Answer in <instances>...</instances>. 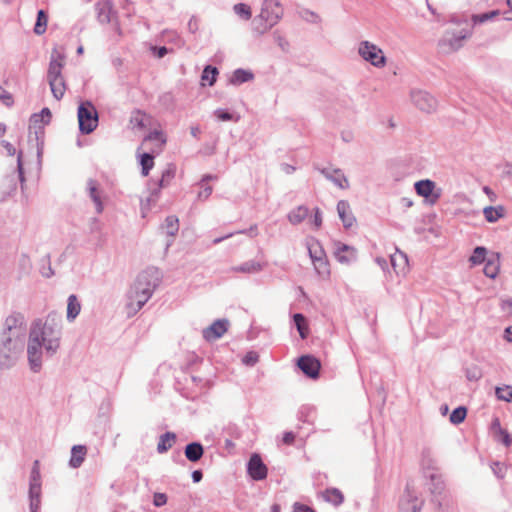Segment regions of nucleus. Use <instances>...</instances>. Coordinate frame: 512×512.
<instances>
[{
    "label": "nucleus",
    "mask_w": 512,
    "mask_h": 512,
    "mask_svg": "<svg viewBox=\"0 0 512 512\" xmlns=\"http://www.w3.org/2000/svg\"><path fill=\"white\" fill-rule=\"evenodd\" d=\"M337 212L340 220L343 223V226L348 229L351 228L356 222V218L354 217L351 207L348 201L340 200L337 203Z\"/></svg>",
    "instance_id": "obj_19"
},
{
    "label": "nucleus",
    "mask_w": 512,
    "mask_h": 512,
    "mask_svg": "<svg viewBox=\"0 0 512 512\" xmlns=\"http://www.w3.org/2000/svg\"><path fill=\"white\" fill-rule=\"evenodd\" d=\"M319 171L328 181L332 182L338 188L343 190L349 188L348 178L340 168L325 167L319 169Z\"/></svg>",
    "instance_id": "obj_15"
},
{
    "label": "nucleus",
    "mask_w": 512,
    "mask_h": 512,
    "mask_svg": "<svg viewBox=\"0 0 512 512\" xmlns=\"http://www.w3.org/2000/svg\"><path fill=\"white\" fill-rule=\"evenodd\" d=\"M500 269V254L494 253L485 261L484 274L489 278H496Z\"/></svg>",
    "instance_id": "obj_21"
},
{
    "label": "nucleus",
    "mask_w": 512,
    "mask_h": 512,
    "mask_svg": "<svg viewBox=\"0 0 512 512\" xmlns=\"http://www.w3.org/2000/svg\"><path fill=\"white\" fill-rule=\"evenodd\" d=\"M293 512H315L312 508L307 505L296 502L293 506Z\"/></svg>",
    "instance_id": "obj_64"
},
{
    "label": "nucleus",
    "mask_w": 512,
    "mask_h": 512,
    "mask_svg": "<svg viewBox=\"0 0 512 512\" xmlns=\"http://www.w3.org/2000/svg\"><path fill=\"white\" fill-rule=\"evenodd\" d=\"M29 499H41V484H29Z\"/></svg>",
    "instance_id": "obj_57"
},
{
    "label": "nucleus",
    "mask_w": 512,
    "mask_h": 512,
    "mask_svg": "<svg viewBox=\"0 0 512 512\" xmlns=\"http://www.w3.org/2000/svg\"><path fill=\"white\" fill-rule=\"evenodd\" d=\"M391 264L396 273H405L408 265L407 256L402 252L396 253L391 256Z\"/></svg>",
    "instance_id": "obj_35"
},
{
    "label": "nucleus",
    "mask_w": 512,
    "mask_h": 512,
    "mask_svg": "<svg viewBox=\"0 0 512 512\" xmlns=\"http://www.w3.org/2000/svg\"><path fill=\"white\" fill-rule=\"evenodd\" d=\"M309 215V208L305 205H300L291 210L288 215V221L292 225H298L302 223Z\"/></svg>",
    "instance_id": "obj_26"
},
{
    "label": "nucleus",
    "mask_w": 512,
    "mask_h": 512,
    "mask_svg": "<svg viewBox=\"0 0 512 512\" xmlns=\"http://www.w3.org/2000/svg\"><path fill=\"white\" fill-rule=\"evenodd\" d=\"M233 11L236 15L244 20H249L252 17V11L249 5L245 3H237L233 6Z\"/></svg>",
    "instance_id": "obj_44"
},
{
    "label": "nucleus",
    "mask_w": 512,
    "mask_h": 512,
    "mask_svg": "<svg viewBox=\"0 0 512 512\" xmlns=\"http://www.w3.org/2000/svg\"><path fill=\"white\" fill-rule=\"evenodd\" d=\"M173 177H174V170L166 169L162 173V177H161V179L159 181V186L160 187H164L166 185V183L169 182Z\"/></svg>",
    "instance_id": "obj_59"
},
{
    "label": "nucleus",
    "mask_w": 512,
    "mask_h": 512,
    "mask_svg": "<svg viewBox=\"0 0 512 512\" xmlns=\"http://www.w3.org/2000/svg\"><path fill=\"white\" fill-rule=\"evenodd\" d=\"M501 14L500 10H492L481 14H473L472 22L474 25L483 24L489 20H492Z\"/></svg>",
    "instance_id": "obj_38"
},
{
    "label": "nucleus",
    "mask_w": 512,
    "mask_h": 512,
    "mask_svg": "<svg viewBox=\"0 0 512 512\" xmlns=\"http://www.w3.org/2000/svg\"><path fill=\"white\" fill-rule=\"evenodd\" d=\"M358 53L362 59L377 68H382L386 65V57L383 51L377 45L369 41L360 42Z\"/></svg>",
    "instance_id": "obj_6"
},
{
    "label": "nucleus",
    "mask_w": 512,
    "mask_h": 512,
    "mask_svg": "<svg viewBox=\"0 0 512 512\" xmlns=\"http://www.w3.org/2000/svg\"><path fill=\"white\" fill-rule=\"evenodd\" d=\"M167 503V496L164 493H155L153 498V504L156 507H161Z\"/></svg>",
    "instance_id": "obj_61"
},
{
    "label": "nucleus",
    "mask_w": 512,
    "mask_h": 512,
    "mask_svg": "<svg viewBox=\"0 0 512 512\" xmlns=\"http://www.w3.org/2000/svg\"><path fill=\"white\" fill-rule=\"evenodd\" d=\"M148 141H159L161 145H164L166 143V138L162 131L154 130L151 131L143 140L144 143Z\"/></svg>",
    "instance_id": "obj_52"
},
{
    "label": "nucleus",
    "mask_w": 512,
    "mask_h": 512,
    "mask_svg": "<svg viewBox=\"0 0 512 512\" xmlns=\"http://www.w3.org/2000/svg\"><path fill=\"white\" fill-rule=\"evenodd\" d=\"M307 249L312 262L326 257L324 249L316 239L307 242Z\"/></svg>",
    "instance_id": "obj_32"
},
{
    "label": "nucleus",
    "mask_w": 512,
    "mask_h": 512,
    "mask_svg": "<svg viewBox=\"0 0 512 512\" xmlns=\"http://www.w3.org/2000/svg\"><path fill=\"white\" fill-rule=\"evenodd\" d=\"M424 501L418 497L410 483H407L403 494L399 499V512H421Z\"/></svg>",
    "instance_id": "obj_8"
},
{
    "label": "nucleus",
    "mask_w": 512,
    "mask_h": 512,
    "mask_svg": "<svg viewBox=\"0 0 512 512\" xmlns=\"http://www.w3.org/2000/svg\"><path fill=\"white\" fill-rule=\"evenodd\" d=\"M185 457L191 461V462H197L199 461L203 454H204V448L201 443L199 442H191L186 445L185 450Z\"/></svg>",
    "instance_id": "obj_23"
},
{
    "label": "nucleus",
    "mask_w": 512,
    "mask_h": 512,
    "mask_svg": "<svg viewBox=\"0 0 512 512\" xmlns=\"http://www.w3.org/2000/svg\"><path fill=\"white\" fill-rule=\"evenodd\" d=\"M87 453V448L84 445H75L71 449V458L69 465L72 468H79L84 462Z\"/></svg>",
    "instance_id": "obj_24"
},
{
    "label": "nucleus",
    "mask_w": 512,
    "mask_h": 512,
    "mask_svg": "<svg viewBox=\"0 0 512 512\" xmlns=\"http://www.w3.org/2000/svg\"><path fill=\"white\" fill-rule=\"evenodd\" d=\"M259 14L275 26L283 16V8L277 0H264Z\"/></svg>",
    "instance_id": "obj_11"
},
{
    "label": "nucleus",
    "mask_w": 512,
    "mask_h": 512,
    "mask_svg": "<svg viewBox=\"0 0 512 512\" xmlns=\"http://www.w3.org/2000/svg\"><path fill=\"white\" fill-rule=\"evenodd\" d=\"M312 263H313L315 271L317 272L318 275L324 277V276H328L330 274L329 264H328L326 257L317 259L316 261H313Z\"/></svg>",
    "instance_id": "obj_46"
},
{
    "label": "nucleus",
    "mask_w": 512,
    "mask_h": 512,
    "mask_svg": "<svg viewBox=\"0 0 512 512\" xmlns=\"http://www.w3.org/2000/svg\"><path fill=\"white\" fill-rule=\"evenodd\" d=\"M47 81L49 83V86H50L53 96L57 100H60L64 96V93L66 91V84L64 81V77L54 78V79H50Z\"/></svg>",
    "instance_id": "obj_31"
},
{
    "label": "nucleus",
    "mask_w": 512,
    "mask_h": 512,
    "mask_svg": "<svg viewBox=\"0 0 512 512\" xmlns=\"http://www.w3.org/2000/svg\"><path fill=\"white\" fill-rule=\"evenodd\" d=\"M96 10L99 22L109 23L111 21L112 4L109 1L97 3Z\"/></svg>",
    "instance_id": "obj_29"
},
{
    "label": "nucleus",
    "mask_w": 512,
    "mask_h": 512,
    "mask_svg": "<svg viewBox=\"0 0 512 512\" xmlns=\"http://www.w3.org/2000/svg\"><path fill=\"white\" fill-rule=\"evenodd\" d=\"M324 501L338 507L344 502V495L338 488H327L321 492Z\"/></svg>",
    "instance_id": "obj_22"
},
{
    "label": "nucleus",
    "mask_w": 512,
    "mask_h": 512,
    "mask_svg": "<svg viewBox=\"0 0 512 512\" xmlns=\"http://www.w3.org/2000/svg\"><path fill=\"white\" fill-rule=\"evenodd\" d=\"M25 341L0 335V367L9 369L16 364L24 351Z\"/></svg>",
    "instance_id": "obj_3"
},
{
    "label": "nucleus",
    "mask_w": 512,
    "mask_h": 512,
    "mask_svg": "<svg viewBox=\"0 0 512 512\" xmlns=\"http://www.w3.org/2000/svg\"><path fill=\"white\" fill-rule=\"evenodd\" d=\"M434 504L437 507V512H455L453 501L449 496H443L441 501Z\"/></svg>",
    "instance_id": "obj_47"
},
{
    "label": "nucleus",
    "mask_w": 512,
    "mask_h": 512,
    "mask_svg": "<svg viewBox=\"0 0 512 512\" xmlns=\"http://www.w3.org/2000/svg\"><path fill=\"white\" fill-rule=\"evenodd\" d=\"M215 116L221 121H235L237 122L239 117H234L232 113L224 109H217L214 112Z\"/></svg>",
    "instance_id": "obj_53"
},
{
    "label": "nucleus",
    "mask_w": 512,
    "mask_h": 512,
    "mask_svg": "<svg viewBox=\"0 0 512 512\" xmlns=\"http://www.w3.org/2000/svg\"><path fill=\"white\" fill-rule=\"evenodd\" d=\"M79 130L82 134L92 133L98 126V112L90 101L82 102L78 107Z\"/></svg>",
    "instance_id": "obj_4"
},
{
    "label": "nucleus",
    "mask_w": 512,
    "mask_h": 512,
    "mask_svg": "<svg viewBox=\"0 0 512 512\" xmlns=\"http://www.w3.org/2000/svg\"><path fill=\"white\" fill-rule=\"evenodd\" d=\"M51 116L52 115L50 109L45 107L40 111V113L33 114L30 121L34 125L38 123L48 124L50 122Z\"/></svg>",
    "instance_id": "obj_41"
},
{
    "label": "nucleus",
    "mask_w": 512,
    "mask_h": 512,
    "mask_svg": "<svg viewBox=\"0 0 512 512\" xmlns=\"http://www.w3.org/2000/svg\"><path fill=\"white\" fill-rule=\"evenodd\" d=\"M495 394L498 400L512 402V386L510 385L496 387Z\"/></svg>",
    "instance_id": "obj_45"
},
{
    "label": "nucleus",
    "mask_w": 512,
    "mask_h": 512,
    "mask_svg": "<svg viewBox=\"0 0 512 512\" xmlns=\"http://www.w3.org/2000/svg\"><path fill=\"white\" fill-rule=\"evenodd\" d=\"M416 193L435 204L441 196V190L435 191V183L430 179L420 180L414 184Z\"/></svg>",
    "instance_id": "obj_12"
},
{
    "label": "nucleus",
    "mask_w": 512,
    "mask_h": 512,
    "mask_svg": "<svg viewBox=\"0 0 512 512\" xmlns=\"http://www.w3.org/2000/svg\"><path fill=\"white\" fill-rule=\"evenodd\" d=\"M48 16L44 10H39L37 13V19L34 26V33L42 35L47 29Z\"/></svg>",
    "instance_id": "obj_36"
},
{
    "label": "nucleus",
    "mask_w": 512,
    "mask_h": 512,
    "mask_svg": "<svg viewBox=\"0 0 512 512\" xmlns=\"http://www.w3.org/2000/svg\"><path fill=\"white\" fill-rule=\"evenodd\" d=\"M487 250L485 247L478 246L474 249L473 254L470 256L469 261L473 265H479L484 263L486 259Z\"/></svg>",
    "instance_id": "obj_42"
},
{
    "label": "nucleus",
    "mask_w": 512,
    "mask_h": 512,
    "mask_svg": "<svg viewBox=\"0 0 512 512\" xmlns=\"http://www.w3.org/2000/svg\"><path fill=\"white\" fill-rule=\"evenodd\" d=\"M253 78L254 75L252 72L239 68L233 72V75L230 78V83L233 85H240L252 80Z\"/></svg>",
    "instance_id": "obj_34"
},
{
    "label": "nucleus",
    "mask_w": 512,
    "mask_h": 512,
    "mask_svg": "<svg viewBox=\"0 0 512 512\" xmlns=\"http://www.w3.org/2000/svg\"><path fill=\"white\" fill-rule=\"evenodd\" d=\"M147 115L140 110H136L132 113L130 118V124L133 128L143 129L146 126Z\"/></svg>",
    "instance_id": "obj_39"
},
{
    "label": "nucleus",
    "mask_w": 512,
    "mask_h": 512,
    "mask_svg": "<svg viewBox=\"0 0 512 512\" xmlns=\"http://www.w3.org/2000/svg\"><path fill=\"white\" fill-rule=\"evenodd\" d=\"M311 222L316 229H319L322 226V213L318 207L314 209V216L311 219Z\"/></svg>",
    "instance_id": "obj_60"
},
{
    "label": "nucleus",
    "mask_w": 512,
    "mask_h": 512,
    "mask_svg": "<svg viewBox=\"0 0 512 512\" xmlns=\"http://www.w3.org/2000/svg\"><path fill=\"white\" fill-rule=\"evenodd\" d=\"M29 484H41L39 461L35 460L30 473Z\"/></svg>",
    "instance_id": "obj_51"
},
{
    "label": "nucleus",
    "mask_w": 512,
    "mask_h": 512,
    "mask_svg": "<svg viewBox=\"0 0 512 512\" xmlns=\"http://www.w3.org/2000/svg\"><path fill=\"white\" fill-rule=\"evenodd\" d=\"M430 493L432 495V502L437 503L441 501L443 496H448L444 493L445 491V483L441 476L432 474L430 476Z\"/></svg>",
    "instance_id": "obj_20"
},
{
    "label": "nucleus",
    "mask_w": 512,
    "mask_h": 512,
    "mask_svg": "<svg viewBox=\"0 0 512 512\" xmlns=\"http://www.w3.org/2000/svg\"><path fill=\"white\" fill-rule=\"evenodd\" d=\"M251 25L252 31L256 36L265 34L273 27V25L266 21L260 14L253 18Z\"/></svg>",
    "instance_id": "obj_28"
},
{
    "label": "nucleus",
    "mask_w": 512,
    "mask_h": 512,
    "mask_svg": "<svg viewBox=\"0 0 512 512\" xmlns=\"http://www.w3.org/2000/svg\"><path fill=\"white\" fill-rule=\"evenodd\" d=\"M492 470L498 478H500V479L504 478L505 473H506V468L504 467L503 464H501L499 462H494L492 465Z\"/></svg>",
    "instance_id": "obj_58"
},
{
    "label": "nucleus",
    "mask_w": 512,
    "mask_h": 512,
    "mask_svg": "<svg viewBox=\"0 0 512 512\" xmlns=\"http://www.w3.org/2000/svg\"><path fill=\"white\" fill-rule=\"evenodd\" d=\"M188 30L192 34H195L199 30V19L194 15L188 22Z\"/></svg>",
    "instance_id": "obj_62"
},
{
    "label": "nucleus",
    "mask_w": 512,
    "mask_h": 512,
    "mask_svg": "<svg viewBox=\"0 0 512 512\" xmlns=\"http://www.w3.org/2000/svg\"><path fill=\"white\" fill-rule=\"evenodd\" d=\"M467 409L464 406L455 408L450 414V421L453 424H460L465 420Z\"/></svg>",
    "instance_id": "obj_48"
},
{
    "label": "nucleus",
    "mask_w": 512,
    "mask_h": 512,
    "mask_svg": "<svg viewBox=\"0 0 512 512\" xmlns=\"http://www.w3.org/2000/svg\"><path fill=\"white\" fill-rule=\"evenodd\" d=\"M81 312V303L75 294H71L67 299L66 318L69 322H73Z\"/></svg>",
    "instance_id": "obj_25"
},
{
    "label": "nucleus",
    "mask_w": 512,
    "mask_h": 512,
    "mask_svg": "<svg viewBox=\"0 0 512 512\" xmlns=\"http://www.w3.org/2000/svg\"><path fill=\"white\" fill-rule=\"evenodd\" d=\"M228 326L229 321L226 319L215 320L210 326L203 329V338L208 342L216 341L226 333Z\"/></svg>",
    "instance_id": "obj_14"
},
{
    "label": "nucleus",
    "mask_w": 512,
    "mask_h": 512,
    "mask_svg": "<svg viewBox=\"0 0 512 512\" xmlns=\"http://www.w3.org/2000/svg\"><path fill=\"white\" fill-rule=\"evenodd\" d=\"M334 255L338 262L350 264L357 259V250L340 241L334 242Z\"/></svg>",
    "instance_id": "obj_16"
},
{
    "label": "nucleus",
    "mask_w": 512,
    "mask_h": 512,
    "mask_svg": "<svg viewBox=\"0 0 512 512\" xmlns=\"http://www.w3.org/2000/svg\"><path fill=\"white\" fill-rule=\"evenodd\" d=\"M264 265L255 260H249L241 265L234 266L231 268L233 272L245 273V274H254L263 269Z\"/></svg>",
    "instance_id": "obj_27"
},
{
    "label": "nucleus",
    "mask_w": 512,
    "mask_h": 512,
    "mask_svg": "<svg viewBox=\"0 0 512 512\" xmlns=\"http://www.w3.org/2000/svg\"><path fill=\"white\" fill-rule=\"evenodd\" d=\"M293 320L295 323V326L300 334V337L302 339H305L307 337V325H306V319L301 313H296L293 316Z\"/></svg>",
    "instance_id": "obj_43"
},
{
    "label": "nucleus",
    "mask_w": 512,
    "mask_h": 512,
    "mask_svg": "<svg viewBox=\"0 0 512 512\" xmlns=\"http://www.w3.org/2000/svg\"><path fill=\"white\" fill-rule=\"evenodd\" d=\"M215 177L210 175V174H207V175H204L201 182H200V185L202 186V190L198 193V199L200 200H206L212 193V187L211 186H204L203 183L206 182V181H209V180H212L214 179Z\"/></svg>",
    "instance_id": "obj_50"
},
{
    "label": "nucleus",
    "mask_w": 512,
    "mask_h": 512,
    "mask_svg": "<svg viewBox=\"0 0 512 512\" xmlns=\"http://www.w3.org/2000/svg\"><path fill=\"white\" fill-rule=\"evenodd\" d=\"M218 75V70L216 67L211 65H207L202 73V80H207L209 85L212 86L216 81V76Z\"/></svg>",
    "instance_id": "obj_49"
},
{
    "label": "nucleus",
    "mask_w": 512,
    "mask_h": 512,
    "mask_svg": "<svg viewBox=\"0 0 512 512\" xmlns=\"http://www.w3.org/2000/svg\"><path fill=\"white\" fill-rule=\"evenodd\" d=\"M62 337V318L57 313H49L45 321H34L30 328L27 355L30 369L39 372L42 367V350L49 357L55 355Z\"/></svg>",
    "instance_id": "obj_1"
},
{
    "label": "nucleus",
    "mask_w": 512,
    "mask_h": 512,
    "mask_svg": "<svg viewBox=\"0 0 512 512\" xmlns=\"http://www.w3.org/2000/svg\"><path fill=\"white\" fill-rule=\"evenodd\" d=\"M410 99L413 105L421 112L430 114L437 110V99L427 91L412 89L410 91Z\"/></svg>",
    "instance_id": "obj_7"
},
{
    "label": "nucleus",
    "mask_w": 512,
    "mask_h": 512,
    "mask_svg": "<svg viewBox=\"0 0 512 512\" xmlns=\"http://www.w3.org/2000/svg\"><path fill=\"white\" fill-rule=\"evenodd\" d=\"M486 221L494 223L504 216V208L502 206H488L483 210Z\"/></svg>",
    "instance_id": "obj_33"
},
{
    "label": "nucleus",
    "mask_w": 512,
    "mask_h": 512,
    "mask_svg": "<svg viewBox=\"0 0 512 512\" xmlns=\"http://www.w3.org/2000/svg\"><path fill=\"white\" fill-rule=\"evenodd\" d=\"M298 367L306 376L315 379L319 376L321 364L314 356L304 355L298 359Z\"/></svg>",
    "instance_id": "obj_17"
},
{
    "label": "nucleus",
    "mask_w": 512,
    "mask_h": 512,
    "mask_svg": "<svg viewBox=\"0 0 512 512\" xmlns=\"http://www.w3.org/2000/svg\"><path fill=\"white\" fill-rule=\"evenodd\" d=\"M470 36L468 31L459 33L447 31L443 38L439 41V47L445 53L457 51L463 45V41Z\"/></svg>",
    "instance_id": "obj_9"
},
{
    "label": "nucleus",
    "mask_w": 512,
    "mask_h": 512,
    "mask_svg": "<svg viewBox=\"0 0 512 512\" xmlns=\"http://www.w3.org/2000/svg\"><path fill=\"white\" fill-rule=\"evenodd\" d=\"M247 472L255 481H260L267 477L268 469L259 454L255 453L250 457L247 464Z\"/></svg>",
    "instance_id": "obj_13"
},
{
    "label": "nucleus",
    "mask_w": 512,
    "mask_h": 512,
    "mask_svg": "<svg viewBox=\"0 0 512 512\" xmlns=\"http://www.w3.org/2000/svg\"><path fill=\"white\" fill-rule=\"evenodd\" d=\"M162 273L156 267H148L138 274L128 292L127 308L129 314L139 311L152 297L155 289L160 285Z\"/></svg>",
    "instance_id": "obj_2"
},
{
    "label": "nucleus",
    "mask_w": 512,
    "mask_h": 512,
    "mask_svg": "<svg viewBox=\"0 0 512 512\" xmlns=\"http://www.w3.org/2000/svg\"><path fill=\"white\" fill-rule=\"evenodd\" d=\"M86 192L95 206L96 213H103L106 195L104 194L100 183L95 179L89 178L86 183Z\"/></svg>",
    "instance_id": "obj_10"
},
{
    "label": "nucleus",
    "mask_w": 512,
    "mask_h": 512,
    "mask_svg": "<svg viewBox=\"0 0 512 512\" xmlns=\"http://www.w3.org/2000/svg\"><path fill=\"white\" fill-rule=\"evenodd\" d=\"M301 17L305 21H308V22H312V23L320 22L319 15L316 14L315 12L311 11V10H308V9H305V10L301 11Z\"/></svg>",
    "instance_id": "obj_55"
},
{
    "label": "nucleus",
    "mask_w": 512,
    "mask_h": 512,
    "mask_svg": "<svg viewBox=\"0 0 512 512\" xmlns=\"http://www.w3.org/2000/svg\"><path fill=\"white\" fill-rule=\"evenodd\" d=\"M42 261L46 263L47 266L43 265V267L40 270V273L42 274V276L46 278L52 277L54 275V271L51 267L49 256H46Z\"/></svg>",
    "instance_id": "obj_56"
},
{
    "label": "nucleus",
    "mask_w": 512,
    "mask_h": 512,
    "mask_svg": "<svg viewBox=\"0 0 512 512\" xmlns=\"http://www.w3.org/2000/svg\"><path fill=\"white\" fill-rule=\"evenodd\" d=\"M140 165L142 167V175L147 176L154 165V156L150 153H143L140 156Z\"/></svg>",
    "instance_id": "obj_40"
},
{
    "label": "nucleus",
    "mask_w": 512,
    "mask_h": 512,
    "mask_svg": "<svg viewBox=\"0 0 512 512\" xmlns=\"http://www.w3.org/2000/svg\"><path fill=\"white\" fill-rule=\"evenodd\" d=\"M29 511L30 512H40L41 508V499H29Z\"/></svg>",
    "instance_id": "obj_63"
},
{
    "label": "nucleus",
    "mask_w": 512,
    "mask_h": 512,
    "mask_svg": "<svg viewBox=\"0 0 512 512\" xmlns=\"http://www.w3.org/2000/svg\"><path fill=\"white\" fill-rule=\"evenodd\" d=\"M163 228L169 236H175L179 230L178 218L174 215L166 217Z\"/></svg>",
    "instance_id": "obj_37"
},
{
    "label": "nucleus",
    "mask_w": 512,
    "mask_h": 512,
    "mask_svg": "<svg viewBox=\"0 0 512 512\" xmlns=\"http://www.w3.org/2000/svg\"><path fill=\"white\" fill-rule=\"evenodd\" d=\"M26 334L27 328L24 315L19 312H13L6 318L4 330L0 335L26 340Z\"/></svg>",
    "instance_id": "obj_5"
},
{
    "label": "nucleus",
    "mask_w": 512,
    "mask_h": 512,
    "mask_svg": "<svg viewBox=\"0 0 512 512\" xmlns=\"http://www.w3.org/2000/svg\"><path fill=\"white\" fill-rule=\"evenodd\" d=\"M259 360V355L254 351H249L243 357L242 362L247 366H254Z\"/></svg>",
    "instance_id": "obj_54"
},
{
    "label": "nucleus",
    "mask_w": 512,
    "mask_h": 512,
    "mask_svg": "<svg viewBox=\"0 0 512 512\" xmlns=\"http://www.w3.org/2000/svg\"><path fill=\"white\" fill-rule=\"evenodd\" d=\"M65 56L56 49L52 51L51 60L47 71V80L63 77L62 69L64 67Z\"/></svg>",
    "instance_id": "obj_18"
},
{
    "label": "nucleus",
    "mask_w": 512,
    "mask_h": 512,
    "mask_svg": "<svg viewBox=\"0 0 512 512\" xmlns=\"http://www.w3.org/2000/svg\"><path fill=\"white\" fill-rule=\"evenodd\" d=\"M175 441L176 434L174 432H166L162 434L157 444V452L160 454L167 452L172 447Z\"/></svg>",
    "instance_id": "obj_30"
}]
</instances>
